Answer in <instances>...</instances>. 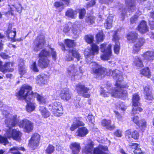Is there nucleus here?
<instances>
[{
  "label": "nucleus",
  "mask_w": 154,
  "mask_h": 154,
  "mask_svg": "<svg viewBox=\"0 0 154 154\" xmlns=\"http://www.w3.org/2000/svg\"><path fill=\"white\" fill-rule=\"evenodd\" d=\"M99 48L97 46L92 44L91 49H86L84 54L87 62L90 64L92 71L97 79H100L105 75H109L112 72L111 75L113 79L116 81V87L114 89L110 88L111 84H107V88L109 91H106L105 89L101 88L100 93L104 97H108L109 94L115 97L124 99L127 96V91L124 88H127L128 86L126 84L121 83L123 80V78L120 72L118 70L115 69L112 71L111 69H107L102 67L95 62H92L94 56L98 53Z\"/></svg>",
  "instance_id": "nucleus-1"
},
{
  "label": "nucleus",
  "mask_w": 154,
  "mask_h": 154,
  "mask_svg": "<svg viewBox=\"0 0 154 154\" xmlns=\"http://www.w3.org/2000/svg\"><path fill=\"white\" fill-rule=\"evenodd\" d=\"M32 89V88L31 86L24 85L21 87L19 92L17 94V96L20 99L24 100L27 103L26 109L29 112H32L35 109L34 104L30 102L34 97H36L38 100L41 103H44L46 101L43 97L37 93H34L31 91Z\"/></svg>",
  "instance_id": "nucleus-2"
},
{
  "label": "nucleus",
  "mask_w": 154,
  "mask_h": 154,
  "mask_svg": "<svg viewBox=\"0 0 154 154\" xmlns=\"http://www.w3.org/2000/svg\"><path fill=\"white\" fill-rule=\"evenodd\" d=\"M3 114L6 118L5 120V123L7 126L9 128L7 131L6 134L8 137H11L16 140L19 141L20 140L21 133L17 129L12 130L11 128L14 127L19 122V119L17 115H12L7 112L6 110L1 109Z\"/></svg>",
  "instance_id": "nucleus-3"
},
{
  "label": "nucleus",
  "mask_w": 154,
  "mask_h": 154,
  "mask_svg": "<svg viewBox=\"0 0 154 154\" xmlns=\"http://www.w3.org/2000/svg\"><path fill=\"white\" fill-rule=\"evenodd\" d=\"M127 40L129 42L135 43L133 47V52L134 53H137L140 49V48L145 42L143 38L138 39V34L135 32H131L127 36Z\"/></svg>",
  "instance_id": "nucleus-4"
},
{
  "label": "nucleus",
  "mask_w": 154,
  "mask_h": 154,
  "mask_svg": "<svg viewBox=\"0 0 154 154\" xmlns=\"http://www.w3.org/2000/svg\"><path fill=\"white\" fill-rule=\"evenodd\" d=\"M81 67L79 65L71 64L67 69V72L69 77H71L72 79H77L75 78L76 75L81 74L83 73L81 69Z\"/></svg>",
  "instance_id": "nucleus-5"
},
{
  "label": "nucleus",
  "mask_w": 154,
  "mask_h": 154,
  "mask_svg": "<svg viewBox=\"0 0 154 154\" xmlns=\"http://www.w3.org/2000/svg\"><path fill=\"white\" fill-rule=\"evenodd\" d=\"M48 107L49 109L55 116H59L62 114L63 109L60 102H55L52 104H49Z\"/></svg>",
  "instance_id": "nucleus-6"
},
{
  "label": "nucleus",
  "mask_w": 154,
  "mask_h": 154,
  "mask_svg": "<svg viewBox=\"0 0 154 154\" xmlns=\"http://www.w3.org/2000/svg\"><path fill=\"white\" fill-rule=\"evenodd\" d=\"M140 97L138 95L135 94L133 95L132 98L133 109L131 114H136L138 113L139 112L142 111L143 109L140 107V103L139 102Z\"/></svg>",
  "instance_id": "nucleus-7"
},
{
  "label": "nucleus",
  "mask_w": 154,
  "mask_h": 154,
  "mask_svg": "<svg viewBox=\"0 0 154 154\" xmlns=\"http://www.w3.org/2000/svg\"><path fill=\"white\" fill-rule=\"evenodd\" d=\"M106 45L102 44L100 45V50L103 54L101 56V58L103 60H108L110 58L112 55L111 45V44L108 45L106 48Z\"/></svg>",
  "instance_id": "nucleus-8"
},
{
  "label": "nucleus",
  "mask_w": 154,
  "mask_h": 154,
  "mask_svg": "<svg viewBox=\"0 0 154 154\" xmlns=\"http://www.w3.org/2000/svg\"><path fill=\"white\" fill-rule=\"evenodd\" d=\"M43 35H40L37 37L32 44V48L34 51H38L43 47L45 43Z\"/></svg>",
  "instance_id": "nucleus-9"
},
{
  "label": "nucleus",
  "mask_w": 154,
  "mask_h": 154,
  "mask_svg": "<svg viewBox=\"0 0 154 154\" xmlns=\"http://www.w3.org/2000/svg\"><path fill=\"white\" fill-rule=\"evenodd\" d=\"M76 89L77 92L79 94H82L85 97L89 98L90 95L88 94L89 89L85 87L84 85L81 84H78L76 86Z\"/></svg>",
  "instance_id": "nucleus-10"
},
{
  "label": "nucleus",
  "mask_w": 154,
  "mask_h": 154,
  "mask_svg": "<svg viewBox=\"0 0 154 154\" xmlns=\"http://www.w3.org/2000/svg\"><path fill=\"white\" fill-rule=\"evenodd\" d=\"M20 127L24 128L26 132L29 133L31 131L33 128L32 123L30 121L26 119H24L19 122Z\"/></svg>",
  "instance_id": "nucleus-11"
},
{
  "label": "nucleus",
  "mask_w": 154,
  "mask_h": 154,
  "mask_svg": "<svg viewBox=\"0 0 154 154\" xmlns=\"http://www.w3.org/2000/svg\"><path fill=\"white\" fill-rule=\"evenodd\" d=\"M112 37V40L115 43L114 47V51L115 53L118 54L120 49V44L119 41L120 38L117 31H115L113 32Z\"/></svg>",
  "instance_id": "nucleus-12"
},
{
  "label": "nucleus",
  "mask_w": 154,
  "mask_h": 154,
  "mask_svg": "<svg viewBox=\"0 0 154 154\" xmlns=\"http://www.w3.org/2000/svg\"><path fill=\"white\" fill-rule=\"evenodd\" d=\"M72 57L76 58L78 61L79 60L81 56L78 51L75 48L70 49L69 50V54L66 57V60L67 61L73 60Z\"/></svg>",
  "instance_id": "nucleus-13"
},
{
  "label": "nucleus",
  "mask_w": 154,
  "mask_h": 154,
  "mask_svg": "<svg viewBox=\"0 0 154 154\" xmlns=\"http://www.w3.org/2000/svg\"><path fill=\"white\" fill-rule=\"evenodd\" d=\"M40 139L39 135L37 133L34 134L32 136L30 140H29V146L32 148L38 146Z\"/></svg>",
  "instance_id": "nucleus-14"
},
{
  "label": "nucleus",
  "mask_w": 154,
  "mask_h": 154,
  "mask_svg": "<svg viewBox=\"0 0 154 154\" xmlns=\"http://www.w3.org/2000/svg\"><path fill=\"white\" fill-rule=\"evenodd\" d=\"M136 0H125V4L127 11L129 13H132L135 11Z\"/></svg>",
  "instance_id": "nucleus-15"
},
{
  "label": "nucleus",
  "mask_w": 154,
  "mask_h": 154,
  "mask_svg": "<svg viewBox=\"0 0 154 154\" xmlns=\"http://www.w3.org/2000/svg\"><path fill=\"white\" fill-rule=\"evenodd\" d=\"M39 59L38 62V66L41 68H45L48 66L49 60L46 57H39Z\"/></svg>",
  "instance_id": "nucleus-16"
},
{
  "label": "nucleus",
  "mask_w": 154,
  "mask_h": 154,
  "mask_svg": "<svg viewBox=\"0 0 154 154\" xmlns=\"http://www.w3.org/2000/svg\"><path fill=\"white\" fill-rule=\"evenodd\" d=\"M60 96L62 99L67 100L70 99L71 94L68 89L65 88L61 90Z\"/></svg>",
  "instance_id": "nucleus-17"
},
{
  "label": "nucleus",
  "mask_w": 154,
  "mask_h": 154,
  "mask_svg": "<svg viewBox=\"0 0 154 154\" xmlns=\"http://www.w3.org/2000/svg\"><path fill=\"white\" fill-rule=\"evenodd\" d=\"M84 125L83 122L81 121V118H75L73 124L70 128V130L72 131H73L79 126H83Z\"/></svg>",
  "instance_id": "nucleus-18"
},
{
  "label": "nucleus",
  "mask_w": 154,
  "mask_h": 154,
  "mask_svg": "<svg viewBox=\"0 0 154 154\" xmlns=\"http://www.w3.org/2000/svg\"><path fill=\"white\" fill-rule=\"evenodd\" d=\"M138 30L140 33H144L148 31L149 28L146 22L142 21L138 26Z\"/></svg>",
  "instance_id": "nucleus-19"
},
{
  "label": "nucleus",
  "mask_w": 154,
  "mask_h": 154,
  "mask_svg": "<svg viewBox=\"0 0 154 154\" xmlns=\"http://www.w3.org/2000/svg\"><path fill=\"white\" fill-rule=\"evenodd\" d=\"M108 149L106 146H104L100 145L97 147L94 148L93 152L94 154H106L105 151Z\"/></svg>",
  "instance_id": "nucleus-20"
},
{
  "label": "nucleus",
  "mask_w": 154,
  "mask_h": 154,
  "mask_svg": "<svg viewBox=\"0 0 154 154\" xmlns=\"http://www.w3.org/2000/svg\"><path fill=\"white\" fill-rule=\"evenodd\" d=\"M92 141L88 143L82 150L83 154H91L94 145Z\"/></svg>",
  "instance_id": "nucleus-21"
},
{
  "label": "nucleus",
  "mask_w": 154,
  "mask_h": 154,
  "mask_svg": "<svg viewBox=\"0 0 154 154\" xmlns=\"http://www.w3.org/2000/svg\"><path fill=\"white\" fill-rule=\"evenodd\" d=\"M101 124L103 126L110 130H113L115 128L114 125L111 124V121L110 120L103 119L101 122Z\"/></svg>",
  "instance_id": "nucleus-22"
},
{
  "label": "nucleus",
  "mask_w": 154,
  "mask_h": 154,
  "mask_svg": "<svg viewBox=\"0 0 154 154\" xmlns=\"http://www.w3.org/2000/svg\"><path fill=\"white\" fill-rule=\"evenodd\" d=\"M70 147L73 154H77L81 149L80 143L77 142L72 143L70 144Z\"/></svg>",
  "instance_id": "nucleus-23"
},
{
  "label": "nucleus",
  "mask_w": 154,
  "mask_h": 154,
  "mask_svg": "<svg viewBox=\"0 0 154 154\" xmlns=\"http://www.w3.org/2000/svg\"><path fill=\"white\" fill-rule=\"evenodd\" d=\"M144 93L146 99L149 100L153 99V97L151 94L149 86L147 85L144 88Z\"/></svg>",
  "instance_id": "nucleus-24"
},
{
  "label": "nucleus",
  "mask_w": 154,
  "mask_h": 154,
  "mask_svg": "<svg viewBox=\"0 0 154 154\" xmlns=\"http://www.w3.org/2000/svg\"><path fill=\"white\" fill-rule=\"evenodd\" d=\"M142 56L147 60L152 61L154 60V51H148L144 53Z\"/></svg>",
  "instance_id": "nucleus-25"
},
{
  "label": "nucleus",
  "mask_w": 154,
  "mask_h": 154,
  "mask_svg": "<svg viewBox=\"0 0 154 154\" xmlns=\"http://www.w3.org/2000/svg\"><path fill=\"white\" fill-rule=\"evenodd\" d=\"M12 6L14 7V8L10 6V10L8 11L6 13L7 14H11L12 15H14L13 12L14 9L19 13L21 12L22 7L20 4H19L18 6H15L14 5H12Z\"/></svg>",
  "instance_id": "nucleus-26"
},
{
  "label": "nucleus",
  "mask_w": 154,
  "mask_h": 154,
  "mask_svg": "<svg viewBox=\"0 0 154 154\" xmlns=\"http://www.w3.org/2000/svg\"><path fill=\"white\" fill-rule=\"evenodd\" d=\"M88 132V129L85 127H83L78 128L76 133L77 136L83 137L85 136Z\"/></svg>",
  "instance_id": "nucleus-27"
},
{
  "label": "nucleus",
  "mask_w": 154,
  "mask_h": 154,
  "mask_svg": "<svg viewBox=\"0 0 154 154\" xmlns=\"http://www.w3.org/2000/svg\"><path fill=\"white\" fill-rule=\"evenodd\" d=\"M2 64V62L0 60V71L1 72L5 73L10 71L9 70V68L10 67V62L6 63L4 65H3Z\"/></svg>",
  "instance_id": "nucleus-28"
},
{
  "label": "nucleus",
  "mask_w": 154,
  "mask_h": 154,
  "mask_svg": "<svg viewBox=\"0 0 154 154\" xmlns=\"http://www.w3.org/2000/svg\"><path fill=\"white\" fill-rule=\"evenodd\" d=\"M37 79L38 83L40 85L45 84L47 82V76L44 74H42L38 75Z\"/></svg>",
  "instance_id": "nucleus-29"
},
{
  "label": "nucleus",
  "mask_w": 154,
  "mask_h": 154,
  "mask_svg": "<svg viewBox=\"0 0 154 154\" xmlns=\"http://www.w3.org/2000/svg\"><path fill=\"white\" fill-rule=\"evenodd\" d=\"M77 14V12L75 11L71 8H69L66 11L65 15L69 18L74 19Z\"/></svg>",
  "instance_id": "nucleus-30"
},
{
  "label": "nucleus",
  "mask_w": 154,
  "mask_h": 154,
  "mask_svg": "<svg viewBox=\"0 0 154 154\" xmlns=\"http://www.w3.org/2000/svg\"><path fill=\"white\" fill-rule=\"evenodd\" d=\"M113 18L112 16H109L106 20V22L104 23V26L107 29H110L112 26Z\"/></svg>",
  "instance_id": "nucleus-31"
},
{
  "label": "nucleus",
  "mask_w": 154,
  "mask_h": 154,
  "mask_svg": "<svg viewBox=\"0 0 154 154\" xmlns=\"http://www.w3.org/2000/svg\"><path fill=\"white\" fill-rule=\"evenodd\" d=\"M24 65L23 62H22L21 63L19 64V72L21 76L23 75L26 72V69Z\"/></svg>",
  "instance_id": "nucleus-32"
},
{
  "label": "nucleus",
  "mask_w": 154,
  "mask_h": 154,
  "mask_svg": "<svg viewBox=\"0 0 154 154\" xmlns=\"http://www.w3.org/2000/svg\"><path fill=\"white\" fill-rule=\"evenodd\" d=\"M140 73L148 78H149L150 76V72L148 67L143 69L140 71Z\"/></svg>",
  "instance_id": "nucleus-33"
},
{
  "label": "nucleus",
  "mask_w": 154,
  "mask_h": 154,
  "mask_svg": "<svg viewBox=\"0 0 154 154\" xmlns=\"http://www.w3.org/2000/svg\"><path fill=\"white\" fill-rule=\"evenodd\" d=\"M39 110L41 111L42 115L44 118H47L50 116L49 112L44 107H40Z\"/></svg>",
  "instance_id": "nucleus-34"
},
{
  "label": "nucleus",
  "mask_w": 154,
  "mask_h": 154,
  "mask_svg": "<svg viewBox=\"0 0 154 154\" xmlns=\"http://www.w3.org/2000/svg\"><path fill=\"white\" fill-rule=\"evenodd\" d=\"M134 63L137 67H142L143 66V62L141 58L138 57H136Z\"/></svg>",
  "instance_id": "nucleus-35"
},
{
  "label": "nucleus",
  "mask_w": 154,
  "mask_h": 154,
  "mask_svg": "<svg viewBox=\"0 0 154 154\" xmlns=\"http://www.w3.org/2000/svg\"><path fill=\"white\" fill-rule=\"evenodd\" d=\"M18 150H22L24 151L25 150V149L23 147H14L13 148H11L10 149V151H13L15 150V151H13L12 152L13 154H21L19 151Z\"/></svg>",
  "instance_id": "nucleus-36"
},
{
  "label": "nucleus",
  "mask_w": 154,
  "mask_h": 154,
  "mask_svg": "<svg viewBox=\"0 0 154 154\" xmlns=\"http://www.w3.org/2000/svg\"><path fill=\"white\" fill-rule=\"evenodd\" d=\"M54 147L51 144H49L45 150V152L47 154H51L54 152Z\"/></svg>",
  "instance_id": "nucleus-37"
},
{
  "label": "nucleus",
  "mask_w": 154,
  "mask_h": 154,
  "mask_svg": "<svg viewBox=\"0 0 154 154\" xmlns=\"http://www.w3.org/2000/svg\"><path fill=\"white\" fill-rule=\"evenodd\" d=\"M0 143L5 145L7 144L10 145V143L8 141L7 138L2 135L0 136Z\"/></svg>",
  "instance_id": "nucleus-38"
},
{
  "label": "nucleus",
  "mask_w": 154,
  "mask_h": 154,
  "mask_svg": "<svg viewBox=\"0 0 154 154\" xmlns=\"http://www.w3.org/2000/svg\"><path fill=\"white\" fill-rule=\"evenodd\" d=\"M119 10L121 12L119 16L121 20H123L125 19V15L126 13V9L125 8H120Z\"/></svg>",
  "instance_id": "nucleus-39"
},
{
  "label": "nucleus",
  "mask_w": 154,
  "mask_h": 154,
  "mask_svg": "<svg viewBox=\"0 0 154 154\" xmlns=\"http://www.w3.org/2000/svg\"><path fill=\"white\" fill-rule=\"evenodd\" d=\"M95 20V18L94 16H90L87 17L86 18V22L88 25H91L94 22Z\"/></svg>",
  "instance_id": "nucleus-40"
},
{
  "label": "nucleus",
  "mask_w": 154,
  "mask_h": 154,
  "mask_svg": "<svg viewBox=\"0 0 154 154\" xmlns=\"http://www.w3.org/2000/svg\"><path fill=\"white\" fill-rule=\"evenodd\" d=\"M50 52L46 49L42 50L39 54V57H46L50 56Z\"/></svg>",
  "instance_id": "nucleus-41"
},
{
  "label": "nucleus",
  "mask_w": 154,
  "mask_h": 154,
  "mask_svg": "<svg viewBox=\"0 0 154 154\" xmlns=\"http://www.w3.org/2000/svg\"><path fill=\"white\" fill-rule=\"evenodd\" d=\"M65 43L66 46L70 48H73L75 45V44L73 40L66 39L65 40Z\"/></svg>",
  "instance_id": "nucleus-42"
},
{
  "label": "nucleus",
  "mask_w": 154,
  "mask_h": 154,
  "mask_svg": "<svg viewBox=\"0 0 154 154\" xmlns=\"http://www.w3.org/2000/svg\"><path fill=\"white\" fill-rule=\"evenodd\" d=\"M97 42H100L103 41L104 38V35L102 32L98 33L96 36Z\"/></svg>",
  "instance_id": "nucleus-43"
},
{
  "label": "nucleus",
  "mask_w": 154,
  "mask_h": 154,
  "mask_svg": "<svg viewBox=\"0 0 154 154\" xmlns=\"http://www.w3.org/2000/svg\"><path fill=\"white\" fill-rule=\"evenodd\" d=\"M16 32L15 30L7 34V35L8 38H11V40H13L16 35Z\"/></svg>",
  "instance_id": "nucleus-44"
},
{
  "label": "nucleus",
  "mask_w": 154,
  "mask_h": 154,
  "mask_svg": "<svg viewBox=\"0 0 154 154\" xmlns=\"http://www.w3.org/2000/svg\"><path fill=\"white\" fill-rule=\"evenodd\" d=\"M85 38L86 42L90 44L91 43L94 39V37L91 35H86L85 36Z\"/></svg>",
  "instance_id": "nucleus-45"
},
{
  "label": "nucleus",
  "mask_w": 154,
  "mask_h": 154,
  "mask_svg": "<svg viewBox=\"0 0 154 154\" xmlns=\"http://www.w3.org/2000/svg\"><path fill=\"white\" fill-rule=\"evenodd\" d=\"M139 135L138 132L136 131H133L131 133V137L134 139H138Z\"/></svg>",
  "instance_id": "nucleus-46"
},
{
  "label": "nucleus",
  "mask_w": 154,
  "mask_h": 154,
  "mask_svg": "<svg viewBox=\"0 0 154 154\" xmlns=\"http://www.w3.org/2000/svg\"><path fill=\"white\" fill-rule=\"evenodd\" d=\"M72 30L73 33L75 35H78L80 32V30L75 25H74Z\"/></svg>",
  "instance_id": "nucleus-47"
},
{
  "label": "nucleus",
  "mask_w": 154,
  "mask_h": 154,
  "mask_svg": "<svg viewBox=\"0 0 154 154\" xmlns=\"http://www.w3.org/2000/svg\"><path fill=\"white\" fill-rule=\"evenodd\" d=\"M86 11L85 9H82L79 11V17L81 19H82L85 16Z\"/></svg>",
  "instance_id": "nucleus-48"
},
{
  "label": "nucleus",
  "mask_w": 154,
  "mask_h": 154,
  "mask_svg": "<svg viewBox=\"0 0 154 154\" xmlns=\"http://www.w3.org/2000/svg\"><path fill=\"white\" fill-rule=\"evenodd\" d=\"M117 104V107L121 109L122 110H125L126 109V107L123 103L119 102Z\"/></svg>",
  "instance_id": "nucleus-49"
},
{
  "label": "nucleus",
  "mask_w": 154,
  "mask_h": 154,
  "mask_svg": "<svg viewBox=\"0 0 154 154\" xmlns=\"http://www.w3.org/2000/svg\"><path fill=\"white\" fill-rule=\"evenodd\" d=\"M31 67L34 71L35 72H38V69L37 68L36 63L35 62H34L32 63V64L31 65Z\"/></svg>",
  "instance_id": "nucleus-50"
},
{
  "label": "nucleus",
  "mask_w": 154,
  "mask_h": 154,
  "mask_svg": "<svg viewBox=\"0 0 154 154\" xmlns=\"http://www.w3.org/2000/svg\"><path fill=\"white\" fill-rule=\"evenodd\" d=\"M138 145L136 143H130L128 146V147L130 148L134 149H135L136 148L138 147Z\"/></svg>",
  "instance_id": "nucleus-51"
},
{
  "label": "nucleus",
  "mask_w": 154,
  "mask_h": 154,
  "mask_svg": "<svg viewBox=\"0 0 154 154\" xmlns=\"http://www.w3.org/2000/svg\"><path fill=\"white\" fill-rule=\"evenodd\" d=\"M138 16L135 15L132 17L130 19V22L131 23H136V22L137 20Z\"/></svg>",
  "instance_id": "nucleus-52"
},
{
  "label": "nucleus",
  "mask_w": 154,
  "mask_h": 154,
  "mask_svg": "<svg viewBox=\"0 0 154 154\" xmlns=\"http://www.w3.org/2000/svg\"><path fill=\"white\" fill-rule=\"evenodd\" d=\"M133 121L137 125H139V118L138 116H134L132 119Z\"/></svg>",
  "instance_id": "nucleus-53"
},
{
  "label": "nucleus",
  "mask_w": 154,
  "mask_h": 154,
  "mask_svg": "<svg viewBox=\"0 0 154 154\" xmlns=\"http://www.w3.org/2000/svg\"><path fill=\"white\" fill-rule=\"evenodd\" d=\"M134 152L135 154H143L140 148L138 147L134 149Z\"/></svg>",
  "instance_id": "nucleus-54"
},
{
  "label": "nucleus",
  "mask_w": 154,
  "mask_h": 154,
  "mask_svg": "<svg viewBox=\"0 0 154 154\" xmlns=\"http://www.w3.org/2000/svg\"><path fill=\"white\" fill-rule=\"evenodd\" d=\"M51 54L52 56L53 59L55 60L56 59V53L55 51H54V50L52 49H51Z\"/></svg>",
  "instance_id": "nucleus-55"
},
{
  "label": "nucleus",
  "mask_w": 154,
  "mask_h": 154,
  "mask_svg": "<svg viewBox=\"0 0 154 154\" xmlns=\"http://www.w3.org/2000/svg\"><path fill=\"white\" fill-rule=\"evenodd\" d=\"M114 135L117 137H121L122 136V132L120 130H117L114 133Z\"/></svg>",
  "instance_id": "nucleus-56"
},
{
  "label": "nucleus",
  "mask_w": 154,
  "mask_h": 154,
  "mask_svg": "<svg viewBox=\"0 0 154 154\" xmlns=\"http://www.w3.org/2000/svg\"><path fill=\"white\" fill-rule=\"evenodd\" d=\"M88 119L89 122L92 123L94 120V117L92 115H88Z\"/></svg>",
  "instance_id": "nucleus-57"
},
{
  "label": "nucleus",
  "mask_w": 154,
  "mask_h": 154,
  "mask_svg": "<svg viewBox=\"0 0 154 154\" xmlns=\"http://www.w3.org/2000/svg\"><path fill=\"white\" fill-rule=\"evenodd\" d=\"M63 5V3L61 2H56L55 3L54 5L56 7H60Z\"/></svg>",
  "instance_id": "nucleus-58"
},
{
  "label": "nucleus",
  "mask_w": 154,
  "mask_h": 154,
  "mask_svg": "<svg viewBox=\"0 0 154 154\" xmlns=\"http://www.w3.org/2000/svg\"><path fill=\"white\" fill-rule=\"evenodd\" d=\"M100 1L103 3L108 4L112 3L113 0H100Z\"/></svg>",
  "instance_id": "nucleus-59"
},
{
  "label": "nucleus",
  "mask_w": 154,
  "mask_h": 154,
  "mask_svg": "<svg viewBox=\"0 0 154 154\" xmlns=\"http://www.w3.org/2000/svg\"><path fill=\"white\" fill-rule=\"evenodd\" d=\"M141 125L142 129H144L146 127V122L145 121H143L141 123Z\"/></svg>",
  "instance_id": "nucleus-60"
},
{
  "label": "nucleus",
  "mask_w": 154,
  "mask_h": 154,
  "mask_svg": "<svg viewBox=\"0 0 154 154\" xmlns=\"http://www.w3.org/2000/svg\"><path fill=\"white\" fill-rule=\"evenodd\" d=\"M95 0H92L90 2L87 4V5L88 7L92 6L95 5Z\"/></svg>",
  "instance_id": "nucleus-61"
},
{
  "label": "nucleus",
  "mask_w": 154,
  "mask_h": 154,
  "mask_svg": "<svg viewBox=\"0 0 154 154\" xmlns=\"http://www.w3.org/2000/svg\"><path fill=\"white\" fill-rule=\"evenodd\" d=\"M125 134L126 135V137H127L128 138H130V136L131 134V131L129 130H128L126 131L125 132Z\"/></svg>",
  "instance_id": "nucleus-62"
},
{
  "label": "nucleus",
  "mask_w": 154,
  "mask_h": 154,
  "mask_svg": "<svg viewBox=\"0 0 154 154\" xmlns=\"http://www.w3.org/2000/svg\"><path fill=\"white\" fill-rule=\"evenodd\" d=\"M0 56L4 59H6L8 58V55H6L5 53H2L0 54Z\"/></svg>",
  "instance_id": "nucleus-63"
},
{
  "label": "nucleus",
  "mask_w": 154,
  "mask_h": 154,
  "mask_svg": "<svg viewBox=\"0 0 154 154\" xmlns=\"http://www.w3.org/2000/svg\"><path fill=\"white\" fill-rule=\"evenodd\" d=\"M114 112L117 118L119 119H120L121 118V116H120V114L119 113V112L116 111H115Z\"/></svg>",
  "instance_id": "nucleus-64"
}]
</instances>
